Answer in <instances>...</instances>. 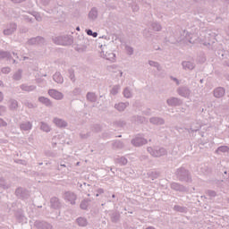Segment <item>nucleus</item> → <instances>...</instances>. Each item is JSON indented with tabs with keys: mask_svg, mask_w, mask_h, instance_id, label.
Returning a JSON list of instances; mask_svg holds the SVG:
<instances>
[{
	"mask_svg": "<svg viewBox=\"0 0 229 229\" xmlns=\"http://www.w3.org/2000/svg\"><path fill=\"white\" fill-rule=\"evenodd\" d=\"M198 38V36L196 34H191L185 30H183L179 38L176 39H173V38H169L170 44H186V46H189V44H196V40Z\"/></svg>",
	"mask_w": 229,
	"mask_h": 229,
	"instance_id": "1",
	"label": "nucleus"
},
{
	"mask_svg": "<svg viewBox=\"0 0 229 229\" xmlns=\"http://www.w3.org/2000/svg\"><path fill=\"white\" fill-rule=\"evenodd\" d=\"M100 56L109 62H115V54L112 52V47L110 45H101Z\"/></svg>",
	"mask_w": 229,
	"mask_h": 229,
	"instance_id": "2",
	"label": "nucleus"
},
{
	"mask_svg": "<svg viewBox=\"0 0 229 229\" xmlns=\"http://www.w3.org/2000/svg\"><path fill=\"white\" fill-rule=\"evenodd\" d=\"M148 153L154 157V158H160L164 155H167V150L162 147H148L147 148Z\"/></svg>",
	"mask_w": 229,
	"mask_h": 229,
	"instance_id": "3",
	"label": "nucleus"
},
{
	"mask_svg": "<svg viewBox=\"0 0 229 229\" xmlns=\"http://www.w3.org/2000/svg\"><path fill=\"white\" fill-rule=\"evenodd\" d=\"M53 42L57 46H71L72 38L69 36H58L53 38Z\"/></svg>",
	"mask_w": 229,
	"mask_h": 229,
	"instance_id": "4",
	"label": "nucleus"
},
{
	"mask_svg": "<svg viewBox=\"0 0 229 229\" xmlns=\"http://www.w3.org/2000/svg\"><path fill=\"white\" fill-rule=\"evenodd\" d=\"M176 92L181 98H185L189 99L192 98V90L189 89L187 86H181L176 89Z\"/></svg>",
	"mask_w": 229,
	"mask_h": 229,
	"instance_id": "5",
	"label": "nucleus"
},
{
	"mask_svg": "<svg viewBox=\"0 0 229 229\" xmlns=\"http://www.w3.org/2000/svg\"><path fill=\"white\" fill-rule=\"evenodd\" d=\"M15 31H17V23L11 22L6 25L5 29L3 31V34L5 37H9L10 35H13Z\"/></svg>",
	"mask_w": 229,
	"mask_h": 229,
	"instance_id": "6",
	"label": "nucleus"
},
{
	"mask_svg": "<svg viewBox=\"0 0 229 229\" xmlns=\"http://www.w3.org/2000/svg\"><path fill=\"white\" fill-rule=\"evenodd\" d=\"M48 96H50V98H52L53 99H55V101H62V99H64V93L55 89L48 90Z\"/></svg>",
	"mask_w": 229,
	"mask_h": 229,
	"instance_id": "7",
	"label": "nucleus"
},
{
	"mask_svg": "<svg viewBox=\"0 0 229 229\" xmlns=\"http://www.w3.org/2000/svg\"><path fill=\"white\" fill-rule=\"evenodd\" d=\"M27 44L29 46H44V44H46V39H44L42 37H36L30 38L27 41Z\"/></svg>",
	"mask_w": 229,
	"mask_h": 229,
	"instance_id": "8",
	"label": "nucleus"
},
{
	"mask_svg": "<svg viewBox=\"0 0 229 229\" xmlns=\"http://www.w3.org/2000/svg\"><path fill=\"white\" fill-rule=\"evenodd\" d=\"M144 144H148V140H146L140 136H138V137L134 138L133 140H131V145L135 146L136 148L144 146Z\"/></svg>",
	"mask_w": 229,
	"mask_h": 229,
	"instance_id": "9",
	"label": "nucleus"
},
{
	"mask_svg": "<svg viewBox=\"0 0 229 229\" xmlns=\"http://www.w3.org/2000/svg\"><path fill=\"white\" fill-rule=\"evenodd\" d=\"M176 174L179 177V180L189 181V171H187L185 168H179Z\"/></svg>",
	"mask_w": 229,
	"mask_h": 229,
	"instance_id": "10",
	"label": "nucleus"
},
{
	"mask_svg": "<svg viewBox=\"0 0 229 229\" xmlns=\"http://www.w3.org/2000/svg\"><path fill=\"white\" fill-rule=\"evenodd\" d=\"M64 198L66 201H69L71 205H75L77 196L72 191L64 192Z\"/></svg>",
	"mask_w": 229,
	"mask_h": 229,
	"instance_id": "11",
	"label": "nucleus"
},
{
	"mask_svg": "<svg viewBox=\"0 0 229 229\" xmlns=\"http://www.w3.org/2000/svg\"><path fill=\"white\" fill-rule=\"evenodd\" d=\"M34 226L38 229H53V225H51V224L40 220L36 221L34 223Z\"/></svg>",
	"mask_w": 229,
	"mask_h": 229,
	"instance_id": "12",
	"label": "nucleus"
},
{
	"mask_svg": "<svg viewBox=\"0 0 229 229\" xmlns=\"http://www.w3.org/2000/svg\"><path fill=\"white\" fill-rule=\"evenodd\" d=\"M182 103V99L174 97H171L166 100V104L168 105V106H180Z\"/></svg>",
	"mask_w": 229,
	"mask_h": 229,
	"instance_id": "13",
	"label": "nucleus"
},
{
	"mask_svg": "<svg viewBox=\"0 0 229 229\" xmlns=\"http://www.w3.org/2000/svg\"><path fill=\"white\" fill-rule=\"evenodd\" d=\"M15 194L18 198H21L22 199H26V198H28V196H30V193L24 188H18L15 191Z\"/></svg>",
	"mask_w": 229,
	"mask_h": 229,
	"instance_id": "14",
	"label": "nucleus"
},
{
	"mask_svg": "<svg viewBox=\"0 0 229 229\" xmlns=\"http://www.w3.org/2000/svg\"><path fill=\"white\" fill-rule=\"evenodd\" d=\"M53 123L57 126V128H67V122L62 118L55 117Z\"/></svg>",
	"mask_w": 229,
	"mask_h": 229,
	"instance_id": "15",
	"label": "nucleus"
},
{
	"mask_svg": "<svg viewBox=\"0 0 229 229\" xmlns=\"http://www.w3.org/2000/svg\"><path fill=\"white\" fill-rule=\"evenodd\" d=\"M128 106H130L129 102H119L114 105V108L118 112H124V110H126V108H128Z\"/></svg>",
	"mask_w": 229,
	"mask_h": 229,
	"instance_id": "16",
	"label": "nucleus"
},
{
	"mask_svg": "<svg viewBox=\"0 0 229 229\" xmlns=\"http://www.w3.org/2000/svg\"><path fill=\"white\" fill-rule=\"evenodd\" d=\"M33 128V123H31V122H22L21 124H20V129L22 131H31V129Z\"/></svg>",
	"mask_w": 229,
	"mask_h": 229,
	"instance_id": "17",
	"label": "nucleus"
},
{
	"mask_svg": "<svg viewBox=\"0 0 229 229\" xmlns=\"http://www.w3.org/2000/svg\"><path fill=\"white\" fill-rule=\"evenodd\" d=\"M171 189H173V191H179V192H185V191H187V188L184 187L183 185H181L178 182H173L171 184Z\"/></svg>",
	"mask_w": 229,
	"mask_h": 229,
	"instance_id": "18",
	"label": "nucleus"
},
{
	"mask_svg": "<svg viewBox=\"0 0 229 229\" xmlns=\"http://www.w3.org/2000/svg\"><path fill=\"white\" fill-rule=\"evenodd\" d=\"M182 66L184 71H192L196 67V64L191 61H184L182 63Z\"/></svg>",
	"mask_w": 229,
	"mask_h": 229,
	"instance_id": "19",
	"label": "nucleus"
},
{
	"mask_svg": "<svg viewBox=\"0 0 229 229\" xmlns=\"http://www.w3.org/2000/svg\"><path fill=\"white\" fill-rule=\"evenodd\" d=\"M38 101L39 103H42V105H45V106H47L48 108H51V106H53V102L51 101V99L46 97H39Z\"/></svg>",
	"mask_w": 229,
	"mask_h": 229,
	"instance_id": "20",
	"label": "nucleus"
},
{
	"mask_svg": "<svg viewBox=\"0 0 229 229\" xmlns=\"http://www.w3.org/2000/svg\"><path fill=\"white\" fill-rule=\"evenodd\" d=\"M226 93V91L224 89V88H216L214 89V96L215 98H223L225 96V94Z\"/></svg>",
	"mask_w": 229,
	"mask_h": 229,
	"instance_id": "21",
	"label": "nucleus"
},
{
	"mask_svg": "<svg viewBox=\"0 0 229 229\" xmlns=\"http://www.w3.org/2000/svg\"><path fill=\"white\" fill-rule=\"evenodd\" d=\"M87 101H89V103H96L98 101V95L94 92H88L86 95Z\"/></svg>",
	"mask_w": 229,
	"mask_h": 229,
	"instance_id": "22",
	"label": "nucleus"
},
{
	"mask_svg": "<svg viewBox=\"0 0 229 229\" xmlns=\"http://www.w3.org/2000/svg\"><path fill=\"white\" fill-rule=\"evenodd\" d=\"M53 80H54V81H55V83H59L60 85H62V83H64V77L62 76V73H60V72H56L54 74Z\"/></svg>",
	"mask_w": 229,
	"mask_h": 229,
	"instance_id": "23",
	"label": "nucleus"
},
{
	"mask_svg": "<svg viewBox=\"0 0 229 229\" xmlns=\"http://www.w3.org/2000/svg\"><path fill=\"white\" fill-rule=\"evenodd\" d=\"M40 130L41 131H45L46 133H49L51 131V125L46 122H40Z\"/></svg>",
	"mask_w": 229,
	"mask_h": 229,
	"instance_id": "24",
	"label": "nucleus"
},
{
	"mask_svg": "<svg viewBox=\"0 0 229 229\" xmlns=\"http://www.w3.org/2000/svg\"><path fill=\"white\" fill-rule=\"evenodd\" d=\"M0 187H2V189H10V187H12V182L6 181L3 177H0Z\"/></svg>",
	"mask_w": 229,
	"mask_h": 229,
	"instance_id": "25",
	"label": "nucleus"
},
{
	"mask_svg": "<svg viewBox=\"0 0 229 229\" xmlns=\"http://www.w3.org/2000/svg\"><path fill=\"white\" fill-rule=\"evenodd\" d=\"M149 123H151V124L162 125L164 124L165 121L160 117H151L149 119Z\"/></svg>",
	"mask_w": 229,
	"mask_h": 229,
	"instance_id": "26",
	"label": "nucleus"
},
{
	"mask_svg": "<svg viewBox=\"0 0 229 229\" xmlns=\"http://www.w3.org/2000/svg\"><path fill=\"white\" fill-rule=\"evenodd\" d=\"M89 19L90 21H96L98 19V9L92 8L89 13Z\"/></svg>",
	"mask_w": 229,
	"mask_h": 229,
	"instance_id": "27",
	"label": "nucleus"
},
{
	"mask_svg": "<svg viewBox=\"0 0 229 229\" xmlns=\"http://www.w3.org/2000/svg\"><path fill=\"white\" fill-rule=\"evenodd\" d=\"M50 205L52 208H60V200L58 198L54 197L50 199Z\"/></svg>",
	"mask_w": 229,
	"mask_h": 229,
	"instance_id": "28",
	"label": "nucleus"
},
{
	"mask_svg": "<svg viewBox=\"0 0 229 229\" xmlns=\"http://www.w3.org/2000/svg\"><path fill=\"white\" fill-rule=\"evenodd\" d=\"M22 17L27 22H33V12L32 13L24 12L22 14Z\"/></svg>",
	"mask_w": 229,
	"mask_h": 229,
	"instance_id": "29",
	"label": "nucleus"
},
{
	"mask_svg": "<svg viewBox=\"0 0 229 229\" xmlns=\"http://www.w3.org/2000/svg\"><path fill=\"white\" fill-rule=\"evenodd\" d=\"M201 128V124H199V123H193L191 125V128L188 129L189 133H191V131H199V129Z\"/></svg>",
	"mask_w": 229,
	"mask_h": 229,
	"instance_id": "30",
	"label": "nucleus"
},
{
	"mask_svg": "<svg viewBox=\"0 0 229 229\" xmlns=\"http://www.w3.org/2000/svg\"><path fill=\"white\" fill-rule=\"evenodd\" d=\"M13 80L14 81H21L22 80V70L19 69L13 75Z\"/></svg>",
	"mask_w": 229,
	"mask_h": 229,
	"instance_id": "31",
	"label": "nucleus"
},
{
	"mask_svg": "<svg viewBox=\"0 0 229 229\" xmlns=\"http://www.w3.org/2000/svg\"><path fill=\"white\" fill-rule=\"evenodd\" d=\"M21 90H24L25 92H31V91L35 90V89H37V86H34V85L28 86L26 84H22V85H21Z\"/></svg>",
	"mask_w": 229,
	"mask_h": 229,
	"instance_id": "32",
	"label": "nucleus"
},
{
	"mask_svg": "<svg viewBox=\"0 0 229 229\" xmlns=\"http://www.w3.org/2000/svg\"><path fill=\"white\" fill-rule=\"evenodd\" d=\"M216 153L217 155H221V153H229V148L228 146L218 147L217 149L216 150Z\"/></svg>",
	"mask_w": 229,
	"mask_h": 229,
	"instance_id": "33",
	"label": "nucleus"
},
{
	"mask_svg": "<svg viewBox=\"0 0 229 229\" xmlns=\"http://www.w3.org/2000/svg\"><path fill=\"white\" fill-rule=\"evenodd\" d=\"M4 58L12 60V54L10 52L0 51V60H4Z\"/></svg>",
	"mask_w": 229,
	"mask_h": 229,
	"instance_id": "34",
	"label": "nucleus"
},
{
	"mask_svg": "<svg viewBox=\"0 0 229 229\" xmlns=\"http://www.w3.org/2000/svg\"><path fill=\"white\" fill-rule=\"evenodd\" d=\"M9 108L10 110H17V108H19V103L17 102V100H14V99L10 100Z\"/></svg>",
	"mask_w": 229,
	"mask_h": 229,
	"instance_id": "35",
	"label": "nucleus"
},
{
	"mask_svg": "<svg viewBox=\"0 0 229 229\" xmlns=\"http://www.w3.org/2000/svg\"><path fill=\"white\" fill-rule=\"evenodd\" d=\"M116 164H120V165H126L128 164V159L124 157H117L115 159Z\"/></svg>",
	"mask_w": 229,
	"mask_h": 229,
	"instance_id": "36",
	"label": "nucleus"
},
{
	"mask_svg": "<svg viewBox=\"0 0 229 229\" xmlns=\"http://www.w3.org/2000/svg\"><path fill=\"white\" fill-rule=\"evenodd\" d=\"M148 64L150 65V67H155L159 72L162 71V66L157 62L148 61Z\"/></svg>",
	"mask_w": 229,
	"mask_h": 229,
	"instance_id": "37",
	"label": "nucleus"
},
{
	"mask_svg": "<svg viewBox=\"0 0 229 229\" xmlns=\"http://www.w3.org/2000/svg\"><path fill=\"white\" fill-rule=\"evenodd\" d=\"M113 148H114L115 149H123V148H124V143H123V141H114L113 143Z\"/></svg>",
	"mask_w": 229,
	"mask_h": 229,
	"instance_id": "38",
	"label": "nucleus"
},
{
	"mask_svg": "<svg viewBox=\"0 0 229 229\" xmlns=\"http://www.w3.org/2000/svg\"><path fill=\"white\" fill-rule=\"evenodd\" d=\"M119 90H121V86L115 85L112 88L110 94H112V96H117V94H119Z\"/></svg>",
	"mask_w": 229,
	"mask_h": 229,
	"instance_id": "39",
	"label": "nucleus"
},
{
	"mask_svg": "<svg viewBox=\"0 0 229 229\" xmlns=\"http://www.w3.org/2000/svg\"><path fill=\"white\" fill-rule=\"evenodd\" d=\"M77 224L79 225V226H87L88 222L85 218L79 217L77 218Z\"/></svg>",
	"mask_w": 229,
	"mask_h": 229,
	"instance_id": "40",
	"label": "nucleus"
},
{
	"mask_svg": "<svg viewBox=\"0 0 229 229\" xmlns=\"http://www.w3.org/2000/svg\"><path fill=\"white\" fill-rule=\"evenodd\" d=\"M123 96L127 99L131 98V96H133V94L131 93V89H129V88H125L124 90H123Z\"/></svg>",
	"mask_w": 229,
	"mask_h": 229,
	"instance_id": "41",
	"label": "nucleus"
},
{
	"mask_svg": "<svg viewBox=\"0 0 229 229\" xmlns=\"http://www.w3.org/2000/svg\"><path fill=\"white\" fill-rule=\"evenodd\" d=\"M146 121V118L143 116H134L132 117V122L138 123H142Z\"/></svg>",
	"mask_w": 229,
	"mask_h": 229,
	"instance_id": "42",
	"label": "nucleus"
},
{
	"mask_svg": "<svg viewBox=\"0 0 229 229\" xmlns=\"http://www.w3.org/2000/svg\"><path fill=\"white\" fill-rule=\"evenodd\" d=\"M89 203H90V199H84L81 202V208L82 210H87V208L89 207Z\"/></svg>",
	"mask_w": 229,
	"mask_h": 229,
	"instance_id": "43",
	"label": "nucleus"
},
{
	"mask_svg": "<svg viewBox=\"0 0 229 229\" xmlns=\"http://www.w3.org/2000/svg\"><path fill=\"white\" fill-rule=\"evenodd\" d=\"M174 210H175V212L186 213L187 212V208L182 207V206H174Z\"/></svg>",
	"mask_w": 229,
	"mask_h": 229,
	"instance_id": "44",
	"label": "nucleus"
},
{
	"mask_svg": "<svg viewBox=\"0 0 229 229\" xmlns=\"http://www.w3.org/2000/svg\"><path fill=\"white\" fill-rule=\"evenodd\" d=\"M121 217V215L119 213H113L111 216V220L113 223H117Z\"/></svg>",
	"mask_w": 229,
	"mask_h": 229,
	"instance_id": "45",
	"label": "nucleus"
},
{
	"mask_svg": "<svg viewBox=\"0 0 229 229\" xmlns=\"http://www.w3.org/2000/svg\"><path fill=\"white\" fill-rule=\"evenodd\" d=\"M1 72L2 74H10L12 72V68H10L9 66L3 67L1 69Z\"/></svg>",
	"mask_w": 229,
	"mask_h": 229,
	"instance_id": "46",
	"label": "nucleus"
},
{
	"mask_svg": "<svg viewBox=\"0 0 229 229\" xmlns=\"http://www.w3.org/2000/svg\"><path fill=\"white\" fill-rule=\"evenodd\" d=\"M32 13H33V19H36L38 22H42V16L40 15V13L37 12H32Z\"/></svg>",
	"mask_w": 229,
	"mask_h": 229,
	"instance_id": "47",
	"label": "nucleus"
},
{
	"mask_svg": "<svg viewBox=\"0 0 229 229\" xmlns=\"http://www.w3.org/2000/svg\"><path fill=\"white\" fill-rule=\"evenodd\" d=\"M152 29L154 31H160L162 30V26L157 22H154L152 23Z\"/></svg>",
	"mask_w": 229,
	"mask_h": 229,
	"instance_id": "48",
	"label": "nucleus"
},
{
	"mask_svg": "<svg viewBox=\"0 0 229 229\" xmlns=\"http://www.w3.org/2000/svg\"><path fill=\"white\" fill-rule=\"evenodd\" d=\"M125 51H126L127 55H129V56H131V55H133V52H134L133 47H131L128 45L125 46Z\"/></svg>",
	"mask_w": 229,
	"mask_h": 229,
	"instance_id": "49",
	"label": "nucleus"
},
{
	"mask_svg": "<svg viewBox=\"0 0 229 229\" xmlns=\"http://www.w3.org/2000/svg\"><path fill=\"white\" fill-rule=\"evenodd\" d=\"M148 174L151 180H157V178H158V173L157 172H149Z\"/></svg>",
	"mask_w": 229,
	"mask_h": 229,
	"instance_id": "50",
	"label": "nucleus"
},
{
	"mask_svg": "<svg viewBox=\"0 0 229 229\" xmlns=\"http://www.w3.org/2000/svg\"><path fill=\"white\" fill-rule=\"evenodd\" d=\"M69 78L72 81H76V76L74 75V71L69 70Z\"/></svg>",
	"mask_w": 229,
	"mask_h": 229,
	"instance_id": "51",
	"label": "nucleus"
},
{
	"mask_svg": "<svg viewBox=\"0 0 229 229\" xmlns=\"http://www.w3.org/2000/svg\"><path fill=\"white\" fill-rule=\"evenodd\" d=\"M206 194H207L208 196H209L210 198H216V191H208L206 192Z\"/></svg>",
	"mask_w": 229,
	"mask_h": 229,
	"instance_id": "52",
	"label": "nucleus"
},
{
	"mask_svg": "<svg viewBox=\"0 0 229 229\" xmlns=\"http://www.w3.org/2000/svg\"><path fill=\"white\" fill-rule=\"evenodd\" d=\"M72 92H73L74 96H78V95L81 94V89L75 88Z\"/></svg>",
	"mask_w": 229,
	"mask_h": 229,
	"instance_id": "53",
	"label": "nucleus"
},
{
	"mask_svg": "<svg viewBox=\"0 0 229 229\" xmlns=\"http://www.w3.org/2000/svg\"><path fill=\"white\" fill-rule=\"evenodd\" d=\"M4 114H6V106H0V115H3Z\"/></svg>",
	"mask_w": 229,
	"mask_h": 229,
	"instance_id": "54",
	"label": "nucleus"
},
{
	"mask_svg": "<svg viewBox=\"0 0 229 229\" xmlns=\"http://www.w3.org/2000/svg\"><path fill=\"white\" fill-rule=\"evenodd\" d=\"M39 3H41V4H43V6H47V4H49V3H51V0H39Z\"/></svg>",
	"mask_w": 229,
	"mask_h": 229,
	"instance_id": "55",
	"label": "nucleus"
},
{
	"mask_svg": "<svg viewBox=\"0 0 229 229\" xmlns=\"http://www.w3.org/2000/svg\"><path fill=\"white\" fill-rule=\"evenodd\" d=\"M8 126V123L3 120V118H0V127H6Z\"/></svg>",
	"mask_w": 229,
	"mask_h": 229,
	"instance_id": "56",
	"label": "nucleus"
},
{
	"mask_svg": "<svg viewBox=\"0 0 229 229\" xmlns=\"http://www.w3.org/2000/svg\"><path fill=\"white\" fill-rule=\"evenodd\" d=\"M89 137H90V132H88L86 134L81 133V139H89Z\"/></svg>",
	"mask_w": 229,
	"mask_h": 229,
	"instance_id": "57",
	"label": "nucleus"
},
{
	"mask_svg": "<svg viewBox=\"0 0 229 229\" xmlns=\"http://www.w3.org/2000/svg\"><path fill=\"white\" fill-rule=\"evenodd\" d=\"M25 106H28V108H35V105L31 102L25 103Z\"/></svg>",
	"mask_w": 229,
	"mask_h": 229,
	"instance_id": "58",
	"label": "nucleus"
},
{
	"mask_svg": "<svg viewBox=\"0 0 229 229\" xmlns=\"http://www.w3.org/2000/svg\"><path fill=\"white\" fill-rule=\"evenodd\" d=\"M170 79L172 80V81H174L176 83V85H180V81L176 78V77H170Z\"/></svg>",
	"mask_w": 229,
	"mask_h": 229,
	"instance_id": "59",
	"label": "nucleus"
},
{
	"mask_svg": "<svg viewBox=\"0 0 229 229\" xmlns=\"http://www.w3.org/2000/svg\"><path fill=\"white\" fill-rule=\"evenodd\" d=\"M148 158H149V157H148L146 155H143V156L140 157L141 161L148 160Z\"/></svg>",
	"mask_w": 229,
	"mask_h": 229,
	"instance_id": "60",
	"label": "nucleus"
},
{
	"mask_svg": "<svg viewBox=\"0 0 229 229\" xmlns=\"http://www.w3.org/2000/svg\"><path fill=\"white\" fill-rule=\"evenodd\" d=\"M225 57V52L221 51L218 53V58H224Z\"/></svg>",
	"mask_w": 229,
	"mask_h": 229,
	"instance_id": "61",
	"label": "nucleus"
},
{
	"mask_svg": "<svg viewBox=\"0 0 229 229\" xmlns=\"http://www.w3.org/2000/svg\"><path fill=\"white\" fill-rule=\"evenodd\" d=\"M86 33H87V35H89V37H92V30H86Z\"/></svg>",
	"mask_w": 229,
	"mask_h": 229,
	"instance_id": "62",
	"label": "nucleus"
},
{
	"mask_svg": "<svg viewBox=\"0 0 229 229\" xmlns=\"http://www.w3.org/2000/svg\"><path fill=\"white\" fill-rule=\"evenodd\" d=\"M4 99V95L0 91V103Z\"/></svg>",
	"mask_w": 229,
	"mask_h": 229,
	"instance_id": "63",
	"label": "nucleus"
},
{
	"mask_svg": "<svg viewBox=\"0 0 229 229\" xmlns=\"http://www.w3.org/2000/svg\"><path fill=\"white\" fill-rule=\"evenodd\" d=\"M98 192L99 193V194H103L104 192H105V190H103V189H98Z\"/></svg>",
	"mask_w": 229,
	"mask_h": 229,
	"instance_id": "64",
	"label": "nucleus"
}]
</instances>
